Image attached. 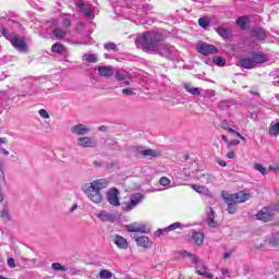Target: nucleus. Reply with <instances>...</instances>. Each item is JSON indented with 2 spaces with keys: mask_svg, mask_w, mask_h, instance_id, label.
Masks as SVG:
<instances>
[{
  "mask_svg": "<svg viewBox=\"0 0 279 279\" xmlns=\"http://www.w3.org/2000/svg\"><path fill=\"white\" fill-rule=\"evenodd\" d=\"M254 169H255V171H259V173H262V175H267V168H265L263 165L255 163Z\"/></svg>",
  "mask_w": 279,
  "mask_h": 279,
  "instance_id": "obj_38",
  "label": "nucleus"
},
{
  "mask_svg": "<svg viewBox=\"0 0 279 279\" xmlns=\"http://www.w3.org/2000/svg\"><path fill=\"white\" fill-rule=\"evenodd\" d=\"M191 262L193 263V265H197L199 263V258H197V256L193 255L190 257Z\"/></svg>",
  "mask_w": 279,
  "mask_h": 279,
  "instance_id": "obj_53",
  "label": "nucleus"
},
{
  "mask_svg": "<svg viewBox=\"0 0 279 279\" xmlns=\"http://www.w3.org/2000/svg\"><path fill=\"white\" fill-rule=\"evenodd\" d=\"M76 5L82 10V13L86 19L93 21L95 19V13L97 12V8L93 7L92 4H84V1L76 2Z\"/></svg>",
  "mask_w": 279,
  "mask_h": 279,
  "instance_id": "obj_9",
  "label": "nucleus"
},
{
  "mask_svg": "<svg viewBox=\"0 0 279 279\" xmlns=\"http://www.w3.org/2000/svg\"><path fill=\"white\" fill-rule=\"evenodd\" d=\"M167 232H170L169 227H166V228L161 229L162 234H167Z\"/></svg>",
  "mask_w": 279,
  "mask_h": 279,
  "instance_id": "obj_64",
  "label": "nucleus"
},
{
  "mask_svg": "<svg viewBox=\"0 0 279 279\" xmlns=\"http://www.w3.org/2000/svg\"><path fill=\"white\" fill-rule=\"evenodd\" d=\"M52 35L54 36V38H64V36H66V29L59 27L53 28Z\"/></svg>",
  "mask_w": 279,
  "mask_h": 279,
  "instance_id": "obj_31",
  "label": "nucleus"
},
{
  "mask_svg": "<svg viewBox=\"0 0 279 279\" xmlns=\"http://www.w3.org/2000/svg\"><path fill=\"white\" fill-rule=\"evenodd\" d=\"M74 210H77V204H73L70 208V213H74Z\"/></svg>",
  "mask_w": 279,
  "mask_h": 279,
  "instance_id": "obj_63",
  "label": "nucleus"
},
{
  "mask_svg": "<svg viewBox=\"0 0 279 279\" xmlns=\"http://www.w3.org/2000/svg\"><path fill=\"white\" fill-rule=\"evenodd\" d=\"M71 132H72V134H76L77 136H84V135L88 134V132H90V130L88 128H86V125H84V124H76V125L72 126Z\"/></svg>",
  "mask_w": 279,
  "mask_h": 279,
  "instance_id": "obj_18",
  "label": "nucleus"
},
{
  "mask_svg": "<svg viewBox=\"0 0 279 279\" xmlns=\"http://www.w3.org/2000/svg\"><path fill=\"white\" fill-rule=\"evenodd\" d=\"M62 25H63L64 29L66 31L69 27H71V19L64 17L62 20Z\"/></svg>",
  "mask_w": 279,
  "mask_h": 279,
  "instance_id": "obj_47",
  "label": "nucleus"
},
{
  "mask_svg": "<svg viewBox=\"0 0 279 279\" xmlns=\"http://www.w3.org/2000/svg\"><path fill=\"white\" fill-rule=\"evenodd\" d=\"M196 49L202 56H213L215 53H219L217 46L204 41L198 43L196 45Z\"/></svg>",
  "mask_w": 279,
  "mask_h": 279,
  "instance_id": "obj_8",
  "label": "nucleus"
},
{
  "mask_svg": "<svg viewBox=\"0 0 279 279\" xmlns=\"http://www.w3.org/2000/svg\"><path fill=\"white\" fill-rule=\"evenodd\" d=\"M196 274L198 276H203L204 278H208V279H213L214 278L213 274H210V272H208L206 270H196Z\"/></svg>",
  "mask_w": 279,
  "mask_h": 279,
  "instance_id": "obj_43",
  "label": "nucleus"
},
{
  "mask_svg": "<svg viewBox=\"0 0 279 279\" xmlns=\"http://www.w3.org/2000/svg\"><path fill=\"white\" fill-rule=\"evenodd\" d=\"M165 41V35L156 31H148L137 35L135 45L146 53H156Z\"/></svg>",
  "mask_w": 279,
  "mask_h": 279,
  "instance_id": "obj_1",
  "label": "nucleus"
},
{
  "mask_svg": "<svg viewBox=\"0 0 279 279\" xmlns=\"http://www.w3.org/2000/svg\"><path fill=\"white\" fill-rule=\"evenodd\" d=\"M214 64H216L217 66H226V59H223L222 57H215Z\"/></svg>",
  "mask_w": 279,
  "mask_h": 279,
  "instance_id": "obj_41",
  "label": "nucleus"
},
{
  "mask_svg": "<svg viewBox=\"0 0 279 279\" xmlns=\"http://www.w3.org/2000/svg\"><path fill=\"white\" fill-rule=\"evenodd\" d=\"M141 156H145L146 158H156L158 157V151L155 149H143L138 150Z\"/></svg>",
  "mask_w": 279,
  "mask_h": 279,
  "instance_id": "obj_29",
  "label": "nucleus"
},
{
  "mask_svg": "<svg viewBox=\"0 0 279 279\" xmlns=\"http://www.w3.org/2000/svg\"><path fill=\"white\" fill-rule=\"evenodd\" d=\"M83 60H84L85 62H89L90 64H95V63L97 62V60H98V57H97V54L85 53V54L83 56Z\"/></svg>",
  "mask_w": 279,
  "mask_h": 279,
  "instance_id": "obj_32",
  "label": "nucleus"
},
{
  "mask_svg": "<svg viewBox=\"0 0 279 279\" xmlns=\"http://www.w3.org/2000/svg\"><path fill=\"white\" fill-rule=\"evenodd\" d=\"M120 192L117 187H111L107 192V202H109L110 206H121V202L119 201Z\"/></svg>",
  "mask_w": 279,
  "mask_h": 279,
  "instance_id": "obj_10",
  "label": "nucleus"
},
{
  "mask_svg": "<svg viewBox=\"0 0 279 279\" xmlns=\"http://www.w3.org/2000/svg\"><path fill=\"white\" fill-rule=\"evenodd\" d=\"M114 77L119 82H123L124 80L128 78V74L125 72L118 71V72H116Z\"/></svg>",
  "mask_w": 279,
  "mask_h": 279,
  "instance_id": "obj_40",
  "label": "nucleus"
},
{
  "mask_svg": "<svg viewBox=\"0 0 279 279\" xmlns=\"http://www.w3.org/2000/svg\"><path fill=\"white\" fill-rule=\"evenodd\" d=\"M216 32L220 38H223L225 40H230L232 38V31L230 28L226 27H217Z\"/></svg>",
  "mask_w": 279,
  "mask_h": 279,
  "instance_id": "obj_21",
  "label": "nucleus"
},
{
  "mask_svg": "<svg viewBox=\"0 0 279 279\" xmlns=\"http://www.w3.org/2000/svg\"><path fill=\"white\" fill-rule=\"evenodd\" d=\"M269 134L270 136H279V121L270 124Z\"/></svg>",
  "mask_w": 279,
  "mask_h": 279,
  "instance_id": "obj_34",
  "label": "nucleus"
},
{
  "mask_svg": "<svg viewBox=\"0 0 279 279\" xmlns=\"http://www.w3.org/2000/svg\"><path fill=\"white\" fill-rule=\"evenodd\" d=\"M182 228H184V225H182L181 222H174V223L168 226V230L170 232H173V230H178V229L182 230Z\"/></svg>",
  "mask_w": 279,
  "mask_h": 279,
  "instance_id": "obj_39",
  "label": "nucleus"
},
{
  "mask_svg": "<svg viewBox=\"0 0 279 279\" xmlns=\"http://www.w3.org/2000/svg\"><path fill=\"white\" fill-rule=\"evenodd\" d=\"M78 147H97V140L95 137H80L77 140Z\"/></svg>",
  "mask_w": 279,
  "mask_h": 279,
  "instance_id": "obj_14",
  "label": "nucleus"
},
{
  "mask_svg": "<svg viewBox=\"0 0 279 279\" xmlns=\"http://www.w3.org/2000/svg\"><path fill=\"white\" fill-rule=\"evenodd\" d=\"M0 218L2 221H10V211L8 210V202L2 204V210L0 211Z\"/></svg>",
  "mask_w": 279,
  "mask_h": 279,
  "instance_id": "obj_27",
  "label": "nucleus"
},
{
  "mask_svg": "<svg viewBox=\"0 0 279 279\" xmlns=\"http://www.w3.org/2000/svg\"><path fill=\"white\" fill-rule=\"evenodd\" d=\"M156 53L162 56V58H167L168 60H175V58L178 57V50L175 49V47L165 45L162 41Z\"/></svg>",
  "mask_w": 279,
  "mask_h": 279,
  "instance_id": "obj_7",
  "label": "nucleus"
},
{
  "mask_svg": "<svg viewBox=\"0 0 279 279\" xmlns=\"http://www.w3.org/2000/svg\"><path fill=\"white\" fill-rule=\"evenodd\" d=\"M7 265L8 267H10V269H14V267H16V262L14 260V258L10 257L7 260Z\"/></svg>",
  "mask_w": 279,
  "mask_h": 279,
  "instance_id": "obj_48",
  "label": "nucleus"
},
{
  "mask_svg": "<svg viewBox=\"0 0 279 279\" xmlns=\"http://www.w3.org/2000/svg\"><path fill=\"white\" fill-rule=\"evenodd\" d=\"M107 51H117V45L114 43H108L104 45Z\"/></svg>",
  "mask_w": 279,
  "mask_h": 279,
  "instance_id": "obj_44",
  "label": "nucleus"
},
{
  "mask_svg": "<svg viewBox=\"0 0 279 279\" xmlns=\"http://www.w3.org/2000/svg\"><path fill=\"white\" fill-rule=\"evenodd\" d=\"M51 269H53V271H66V267L62 266L60 263H52Z\"/></svg>",
  "mask_w": 279,
  "mask_h": 279,
  "instance_id": "obj_37",
  "label": "nucleus"
},
{
  "mask_svg": "<svg viewBox=\"0 0 279 279\" xmlns=\"http://www.w3.org/2000/svg\"><path fill=\"white\" fill-rule=\"evenodd\" d=\"M240 141L239 140H231L230 142H229V145L230 146H236V145H240Z\"/></svg>",
  "mask_w": 279,
  "mask_h": 279,
  "instance_id": "obj_55",
  "label": "nucleus"
},
{
  "mask_svg": "<svg viewBox=\"0 0 279 279\" xmlns=\"http://www.w3.org/2000/svg\"><path fill=\"white\" fill-rule=\"evenodd\" d=\"M108 184H110L108 179H97L93 182L83 184L82 191L90 202H94V204H101V191L108 189Z\"/></svg>",
  "mask_w": 279,
  "mask_h": 279,
  "instance_id": "obj_2",
  "label": "nucleus"
},
{
  "mask_svg": "<svg viewBox=\"0 0 279 279\" xmlns=\"http://www.w3.org/2000/svg\"><path fill=\"white\" fill-rule=\"evenodd\" d=\"M143 199H145V195H143L142 193H134L131 195L129 202L122 203L121 209L123 210V213H130V210H134V207L137 204H141Z\"/></svg>",
  "mask_w": 279,
  "mask_h": 279,
  "instance_id": "obj_6",
  "label": "nucleus"
},
{
  "mask_svg": "<svg viewBox=\"0 0 279 279\" xmlns=\"http://www.w3.org/2000/svg\"><path fill=\"white\" fill-rule=\"evenodd\" d=\"M228 195L231 197V199L235 204H243V203L247 202V199H250V197H252L248 193H245L243 191H240L234 194H228Z\"/></svg>",
  "mask_w": 279,
  "mask_h": 279,
  "instance_id": "obj_13",
  "label": "nucleus"
},
{
  "mask_svg": "<svg viewBox=\"0 0 279 279\" xmlns=\"http://www.w3.org/2000/svg\"><path fill=\"white\" fill-rule=\"evenodd\" d=\"M251 36L257 40H265V38H267V33L262 27H256L251 31Z\"/></svg>",
  "mask_w": 279,
  "mask_h": 279,
  "instance_id": "obj_19",
  "label": "nucleus"
},
{
  "mask_svg": "<svg viewBox=\"0 0 279 279\" xmlns=\"http://www.w3.org/2000/svg\"><path fill=\"white\" fill-rule=\"evenodd\" d=\"M232 256V253L231 252H226L225 255H223V258L225 259H228Z\"/></svg>",
  "mask_w": 279,
  "mask_h": 279,
  "instance_id": "obj_62",
  "label": "nucleus"
},
{
  "mask_svg": "<svg viewBox=\"0 0 279 279\" xmlns=\"http://www.w3.org/2000/svg\"><path fill=\"white\" fill-rule=\"evenodd\" d=\"M39 116L41 117V119H49V112H47V110L45 109L39 110Z\"/></svg>",
  "mask_w": 279,
  "mask_h": 279,
  "instance_id": "obj_49",
  "label": "nucleus"
},
{
  "mask_svg": "<svg viewBox=\"0 0 279 279\" xmlns=\"http://www.w3.org/2000/svg\"><path fill=\"white\" fill-rule=\"evenodd\" d=\"M155 236H162V229H158L157 231H155Z\"/></svg>",
  "mask_w": 279,
  "mask_h": 279,
  "instance_id": "obj_58",
  "label": "nucleus"
},
{
  "mask_svg": "<svg viewBox=\"0 0 279 279\" xmlns=\"http://www.w3.org/2000/svg\"><path fill=\"white\" fill-rule=\"evenodd\" d=\"M181 256H183V258H191V256H193V254L191 252L183 251V252H181Z\"/></svg>",
  "mask_w": 279,
  "mask_h": 279,
  "instance_id": "obj_52",
  "label": "nucleus"
},
{
  "mask_svg": "<svg viewBox=\"0 0 279 279\" xmlns=\"http://www.w3.org/2000/svg\"><path fill=\"white\" fill-rule=\"evenodd\" d=\"M52 53H64V45L61 43H56L51 47Z\"/></svg>",
  "mask_w": 279,
  "mask_h": 279,
  "instance_id": "obj_33",
  "label": "nucleus"
},
{
  "mask_svg": "<svg viewBox=\"0 0 279 279\" xmlns=\"http://www.w3.org/2000/svg\"><path fill=\"white\" fill-rule=\"evenodd\" d=\"M222 197L227 204V210L230 215H234L236 213V204L228 194L222 193Z\"/></svg>",
  "mask_w": 279,
  "mask_h": 279,
  "instance_id": "obj_15",
  "label": "nucleus"
},
{
  "mask_svg": "<svg viewBox=\"0 0 279 279\" xmlns=\"http://www.w3.org/2000/svg\"><path fill=\"white\" fill-rule=\"evenodd\" d=\"M183 88L186 93H190V95H194L195 97L202 95V89H199V87H193L191 83H184Z\"/></svg>",
  "mask_w": 279,
  "mask_h": 279,
  "instance_id": "obj_22",
  "label": "nucleus"
},
{
  "mask_svg": "<svg viewBox=\"0 0 279 279\" xmlns=\"http://www.w3.org/2000/svg\"><path fill=\"white\" fill-rule=\"evenodd\" d=\"M193 191L198 193L199 195H206L207 197L210 196V190L206 187L205 185H192Z\"/></svg>",
  "mask_w": 279,
  "mask_h": 279,
  "instance_id": "obj_25",
  "label": "nucleus"
},
{
  "mask_svg": "<svg viewBox=\"0 0 279 279\" xmlns=\"http://www.w3.org/2000/svg\"><path fill=\"white\" fill-rule=\"evenodd\" d=\"M0 153H1L3 156H10V151L7 150L5 148H3V146H0Z\"/></svg>",
  "mask_w": 279,
  "mask_h": 279,
  "instance_id": "obj_54",
  "label": "nucleus"
},
{
  "mask_svg": "<svg viewBox=\"0 0 279 279\" xmlns=\"http://www.w3.org/2000/svg\"><path fill=\"white\" fill-rule=\"evenodd\" d=\"M153 8L154 7H151V4H148L147 2L144 4H137L135 9V14L137 16H143V14H149Z\"/></svg>",
  "mask_w": 279,
  "mask_h": 279,
  "instance_id": "obj_16",
  "label": "nucleus"
},
{
  "mask_svg": "<svg viewBox=\"0 0 279 279\" xmlns=\"http://www.w3.org/2000/svg\"><path fill=\"white\" fill-rule=\"evenodd\" d=\"M276 213H278V207L270 206V207H264L256 214V219L258 221H264L265 223L272 221L274 217H276Z\"/></svg>",
  "mask_w": 279,
  "mask_h": 279,
  "instance_id": "obj_5",
  "label": "nucleus"
},
{
  "mask_svg": "<svg viewBox=\"0 0 279 279\" xmlns=\"http://www.w3.org/2000/svg\"><path fill=\"white\" fill-rule=\"evenodd\" d=\"M0 33L2 36L11 41L12 47L20 51V53H27V43H25V37H19V35L14 32H10V29L5 27H1Z\"/></svg>",
  "mask_w": 279,
  "mask_h": 279,
  "instance_id": "obj_3",
  "label": "nucleus"
},
{
  "mask_svg": "<svg viewBox=\"0 0 279 279\" xmlns=\"http://www.w3.org/2000/svg\"><path fill=\"white\" fill-rule=\"evenodd\" d=\"M207 226H209V228H217V221H215V210H213L211 208L208 213Z\"/></svg>",
  "mask_w": 279,
  "mask_h": 279,
  "instance_id": "obj_30",
  "label": "nucleus"
},
{
  "mask_svg": "<svg viewBox=\"0 0 279 279\" xmlns=\"http://www.w3.org/2000/svg\"><path fill=\"white\" fill-rule=\"evenodd\" d=\"M235 25H238V27H240V29H245V27H247V25H250V19L245 15L240 16L235 21Z\"/></svg>",
  "mask_w": 279,
  "mask_h": 279,
  "instance_id": "obj_28",
  "label": "nucleus"
},
{
  "mask_svg": "<svg viewBox=\"0 0 279 279\" xmlns=\"http://www.w3.org/2000/svg\"><path fill=\"white\" fill-rule=\"evenodd\" d=\"M227 158H234V150H230L229 153H227Z\"/></svg>",
  "mask_w": 279,
  "mask_h": 279,
  "instance_id": "obj_57",
  "label": "nucleus"
},
{
  "mask_svg": "<svg viewBox=\"0 0 279 279\" xmlns=\"http://www.w3.org/2000/svg\"><path fill=\"white\" fill-rule=\"evenodd\" d=\"M113 243L119 250H128V247H130L128 240L122 235H114Z\"/></svg>",
  "mask_w": 279,
  "mask_h": 279,
  "instance_id": "obj_17",
  "label": "nucleus"
},
{
  "mask_svg": "<svg viewBox=\"0 0 279 279\" xmlns=\"http://www.w3.org/2000/svg\"><path fill=\"white\" fill-rule=\"evenodd\" d=\"M221 274H222V276H227V277L230 276V272L228 271L227 268H221Z\"/></svg>",
  "mask_w": 279,
  "mask_h": 279,
  "instance_id": "obj_56",
  "label": "nucleus"
},
{
  "mask_svg": "<svg viewBox=\"0 0 279 279\" xmlns=\"http://www.w3.org/2000/svg\"><path fill=\"white\" fill-rule=\"evenodd\" d=\"M0 184H5V170L3 165L0 163Z\"/></svg>",
  "mask_w": 279,
  "mask_h": 279,
  "instance_id": "obj_45",
  "label": "nucleus"
},
{
  "mask_svg": "<svg viewBox=\"0 0 279 279\" xmlns=\"http://www.w3.org/2000/svg\"><path fill=\"white\" fill-rule=\"evenodd\" d=\"M99 277L101 279H110V278H112V272H110L109 270H101L99 272Z\"/></svg>",
  "mask_w": 279,
  "mask_h": 279,
  "instance_id": "obj_42",
  "label": "nucleus"
},
{
  "mask_svg": "<svg viewBox=\"0 0 279 279\" xmlns=\"http://www.w3.org/2000/svg\"><path fill=\"white\" fill-rule=\"evenodd\" d=\"M197 180H199L203 184H210V182H215V175L210 173H201L197 175Z\"/></svg>",
  "mask_w": 279,
  "mask_h": 279,
  "instance_id": "obj_23",
  "label": "nucleus"
},
{
  "mask_svg": "<svg viewBox=\"0 0 279 279\" xmlns=\"http://www.w3.org/2000/svg\"><path fill=\"white\" fill-rule=\"evenodd\" d=\"M5 143H8V138L0 137V147H1V145H5Z\"/></svg>",
  "mask_w": 279,
  "mask_h": 279,
  "instance_id": "obj_61",
  "label": "nucleus"
},
{
  "mask_svg": "<svg viewBox=\"0 0 279 279\" xmlns=\"http://www.w3.org/2000/svg\"><path fill=\"white\" fill-rule=\"evenodd\" d=\"M128 232H141V234H149L150 230L144 223L133 222L126 226Z\"/></svg>",
  "mask_w": 279,
  "mask_h": 279,
  "instance_id": "obj_11",
  "label": "nucleus"
},
{
  "mask_svg": "<svg viewBox=\"0 0 279 279\" xmlns=\"http://www.w3.org/2000/svg\"><path fill=\"white\" fill-rule=\"evenodd\" d=\"M22 263H24V265H27V263H34V259H27V258L23 257Z\"/></svg>",
  "mask_w": 279,
  "mask_h": 279,
  "instance_id": "obj_59",
  "label": "nucleus"
},
{
  "mask_svg": "<svg viewBox=\"0 0 279 279\" xmlns=\"http://www.w3.org/2000/svg\"><path fill=\"white\" fill-rule=\"evenodd\" d=\"M122 94L126 95V96H132V95H134V90H132L130 88H124V89H122Z\"/></svg>",
  "mask_w": 279,
  "mask_h": 279,
  "instance_id": "obj_51",
  "label": "nucleus"
},
{
  "mask_svg": "<svg viewBox=\"0 0 279 279\" xmlns=\"http://www.w3.org/2000/svg\"><path fill=\"white\" fill-rule=\"evenodd\" d=\"M230 106H232L231 100H222L218 104L219 110H230Z\"/></svg>",
  "mask_w": 279,
  "mask_h": 279,
  "instance_id": "obj_35",
  "label": "nucleus"
},
{
  "mask_svg": "<svg viewBox=\"0 0 279 279\" xmlns=\"http://www.w3.org/2000/svg\"><path fill=\"white\" fill-rule=\"evenodd\" d=\"M159 184H161V186H169L171 184V180H169L167 177H161Z\"/></svg>",
  "mask_w": 279,
  "mask_h": 279,
  "instance_id": "obj_46",
  "label": "nucleus"
},
{
  "mask_svg": "<svg viewBox=\"0 0 279 279\" xmlns=\"http://www.w3.org/2000/svg\"><path fill=\"white\" fill-rule=\"evenodd\" d=\"M98 73L101 77H112V75H114V70L112 66L101 65L98 68Z\"/></svg>",
  "mask_w": 279,
  "mask_h": 279,
  "instance_id": "obj_20",
  "label": "nucleus"
},
{
  "mask_svg": "<svg viewBox=\"0 0 279 279\" xmlns=\"http://www.w3.org/2000/svg\"><path fill=\"white\" fill-rule=\"evenodd\" d=\"M225 130H227V132H229V134H238L236 131L231 128H226Z\"/></svg>",
  "mask_w": 279,
  "mask_h": 279,
  "instance_id": "obj_60",
  "label": "nucleus"
},
{
  "mask_svg": "<svg viewBox=\"0 0 279 279\" xmlns=\"http://www.w3.org/2000/svg\"><path fill=\"white\" fill-rule=\"evenodd\" d=\"M192 240L194 241L195 245H204V232L194 231L192 233Z\"/></svg>",
  "mask_w": 279,
  "mask_h": 279,
  "instance_id": "obj_24",
  "label": "nucleus"
},
{
  "mask_svg": "<svg viewBox=\"0 0 279 279\" xmlns=\"http://www.w3.org/2000/svg\"><path fill=\"white\" fill-rule=\"evenodd\" d=\"M198 25L199 27H203V29H207L210 25V20L208 17H201L198 19Z\"/></svg>",
  "mask_w": 279,
  "mask_h": 279,
  "instance_id": "obj_36",
  "label": "nucleus"
},
{
  "mask_svg": "<svg viewBox=\"0 0 279 279\" xmlns=\"http://www.w3.org/2000/svg\"><path fill=\"white\" fill-rule=\"evenodd\" d=\"M98 219H100V221H114V216L106 210H101L98 215H97Z\"/></svg>",
  "mask_w": 279,
  "mask_h": 279,
  "instance_id": "obj_26",
  "label": "nucleus"
},
{
  "mask_svg": "<svg viewBox=\"0 0 279 279\" xmlns=\"http://www.w3.org/2000/svg\"><path fill=\"white\" fill-rule=\"evenodd\" d=\"M2 184L4 183H0V204H5V202H3V199H5V195L3 194Z\"/></svg>",
  "mask_w": 279,
  "mask_h": 279,
  "instance_id": "obj_50",
  "label": "nucleus"
},
{
  "mask_svg": "<svg viewBox=\"0 0 279 279\" xmlns=\"http://www.w3.org/2000/svg\"><path fill=\"white\" fill-rule=\"evenodd\" d=\"M267 62V56L263 52H254L252 57L242 58L239 60V64L242 69H256L258 64H265Z\"/></svg>",
  "mask_w": 279,
  "mask_h": 279,
  "instance_id": "obj_4",
  "label": "nucleus"
},
{
  "mask_svg": "<svg viewBox=\"0 0 279 279\" xmlns=\"http://www.w3.org/2000/svg\"><path fill=\"white\" fill-rule=\"evenodd\" d=\"M132 239L135 240V243L138 245V247H144L145 250H149V247L154 245V242H151V240L145 235H142V236L132 235Z\"/></svg>",
  "mask_w": 279,
  "mask_h": 279,
  "instance_id": "obj_12",
  "label": "nucleus"
}]
</instances>
